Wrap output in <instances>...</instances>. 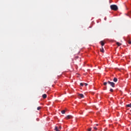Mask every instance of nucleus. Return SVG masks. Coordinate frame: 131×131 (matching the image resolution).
Instances as JSON below:
<instances>
[{
  "label": "nucleus",
  "instance_id": "39448f33",
  "mask_svg": "<svg viewBox=\"0 0 131 131\" xmlns=\"http://www.w3.org/2000/svg\"><path fill=\"white\" fill-rule=\"evenodd\" d=\"M78 97H79V98H84V96L82 94H78Z\"/></svg>",
  "mask_w": 131,
  "mask_h": 131
},
{
  "label": "nucleus",
  "instance_id": "f03ea898",
  "mask_svg": "<svg viewBox=\"0 0 131 131\" xmlns=\"http://www.w3.org/2000/svg\"><path fill=\"white\" fill-rule=\"evenodd\" d=\"M110 8H111V10H113V11H117V10H118V7L116 5H111Z\"/></svg>",
  "mask_w": 131,
  "mask_h": 131
},
{
  "label": "nucleus",
  "instance_id": "f3484780",
  "mask_svg": "<svg viewBox=\"0 0 131 131\" xmlns=\"http://www.w3.org/2000/svg\"><path fill=\"white\" fill-rule=\"evenodd\" d=\"M92 130V128H90L88 129V131H91Z\"/></svg>",
  "mask_w": 131,
  "mask_h": 131
},
{
  "label": "nucleus",
  "instance_id": "f257e3e1",
  "mask_svg": "<svg viewBox=\"0 0 131 131\" xmlns=\"http://www.w3.org/2000/svg\"><path fill=\"white\" fill-rule=\"evenodd\" d=\"M107 83L110 85L111 86L112 88H115V83L113 82H110L108 81L107 82H104L103 83V85H107Z\"/></svg>",
  "mask_w": 131,
  "mask_h": 131
},
{
  "label": "nucleus",
  "instance_id": "ddd939ff",
  "mask_svg": "<svg viewBox=\"0 0 131 131\" xmlns=\"http://www.w3.org/2000/svg\"><path fill=\"white\" fill-rule=\"evenodd\" d=\"M41 109V107L39 106L37 108V110H40Z\"/></svg>",
  "mask_w": 131,
  "mask_h": 131
},
{
  "label": "nucleus",
  "instance_id": "7ed1b4c3",
  "mask_svg": "<svg viewBox=\"0 0 131 131\" xmlns=\"http://www.w3.org/2000/svg\"><path fill=\"white\" fill-rule=\"evenodd\" d=\"M61 128H62V127H61V126H59V127L55 126V128L54 129L56 131H60V129H61Z\"/></svg>",
  "mask_w": 131,
  "mask_h": 131
},
{
  "label": "nucleus",
  "instance_id": "423d86ee",
  "mask_svg": "<svg viewBox=\"0 0 131 131\" xmlns=\"http://www.w3.org/2000/svg\"><path fill=\"white\" fill-rule=\"evenodd\" d=\"M47 94H43L42 97L43 99H47Z\"/></svg>",
  "mask_w": 131,
  "mask_h": 131
},
{
  "label": "nucleus",
  "instance_id": "1a4fd4ad",
  "mask_svg": "<svg viewBox=\"0 0 131 131\" xmlns=\"http://www.w3.org/2000/svg\"><path fill=\"white\" fill-rule=\"evenodd\" d=\"M116 45H117L118 47H120V46L121 45V43H119V42H117Z\"/></svg>",
  "mask_w": 131,
  "mask_h": 131
},
{
  "label": "nucleus",
  "instance_id": "aec40b11",
  "mask_svg": "<svg viewBox=\"0 0 131 131\" xmlns=\"http://www.w3.org/2000/svg\"><path fill=\"white\" fill-rule=\"evenodd\" d=\"M98 125H99V124H96V126H98Z\"/></svg>",
  "mask_w": 131,
  "mask_h": 131
},
{
  "label": "nucleus",
  "instance_id": "a211bd4d",
  "mask_svg": "<svg viewBox=\"0 0 131 131\" xmlns=\"http://www.w3.org/2000/svg\"><path fill=\"white\" fill-rule=\"evenodd\" d=\"M84 84H85V86H86V85H88V83H85Z\"/></svg>",
  "mask_w": 131,
  "mask_h": 131
},
{
  "label": "nucleus",
  "instance_id": "9b49d317",
  "mask_svg": "<svg viewBox=\"0 0 131 131\" xmlns=\"http://www.w3.org/2000/svg\"><path fill=\"white\" fill-rule=\"evenodd\" d=\"M126 107H128V108H131V103L129 104H127Z\"/></svg>",
  "mask_w": 131,
  "mask_h": 131
},
{
  "label": "nucleus",
  "instance_id": "dca6fc26",
  "mask_svg": "<svg viewBox=\"0 0 131 131\" xmlns=\"http://www.w3.org/2000/svg\"><path fill=\"white\" fill-rule=\"evenodd\" d=\"M80 85H81V86H82L83 85V83H80Z\"/></svg>",
  "mask_w": 131,
  "mask_h": 131
},
{
  "label": "nucleus",
  "instance_id": "6ab92c4d",
  "mask_svg": "<svg viewBox=\"0 0 131 131\" xmlns=\"http://www.w3.org/2000/svg\"><path fill=\"white\" fill-rule=\"evenodd\" d=\"M94 129H97V127H94Z\"/></svg>",
  "mask_w": 131,
  "mask_h": 131
},
{
  "label": "nucleus",
  "instance_id": "f8f14e48",
  "mask_svg": "<svg viewBox=\"0 0 131 131\" xmlns=\"http://www.w3.org/2000/svg\"><path fill=\"white\" fill-rule=\"evenodd\" d=\"M65 112H66L65 110L61 111L62 114H65Z\"/></svg>",
  "mask_w": 131,
  "mask_h": 131
},
{
  "label": "nucleus",
  "instance_id": "20e7f679",
  "mask_svg": "<svg viewBox=\"0 0 131 131\" xmlns=\"http://www.w3.org/2000/svg\"><path fill=\"white\" fill-rule=\"evenodd\" d=\"M73 117L71 115H68L66 117V119H71Z\"/></svg>",
  "mask_w": 131,
  "mask_h": 131
},
{
  "label": "nucleus",
  "instance_id": "4468645a",
  "mask_svg": "<svg viewBox=\"0 0 131 131\" xmlns=\"http://www.w3.org/2000/svg\"><path fill=\"white\" fill-rule=\"evenodd\" d=\"M110 91L111 92V93H113V89H111Z\"/></svg>",
  "mask_w": 131,
  "mask_h": 131
},
{
  "label": "nucleus",
  "instance_id": "2eb2a0df",
  "mask_svg": "<svg viewBox=\"0 0 131 131\" xmlns=\"http://www.w3.org/2000/svg\"><path fill=\"white\" fill-rule=\"evenodd\" d=\"M128 42L129 45L131 44V41L130 40H128Z\"/></svg>",
  "mask_w": 131,
  "mask_h": 131
},
{
  "label": "nucleus",
  "instance_id": "0eeeda50",
  "mask_svg": "<svg viewBox=\"0 0 131 131\" xmlns=\"http://www.w3.org/2000/svg\"><path fill=\"white\" fill-rule=\"evenodd\" d=\"M117 80H118V79H117V78H114V79H113V81L114 82H117Z\"/></svg>",
  "mask_w": 131,
  "mask_h": 131
},
{
  "label": "nucleus",
  "instance_id": "9d476101",
  "mask_svg": "<svg viewBox=\"0 0 131 131\" xmlns=\"http://www.w3.org/2000/svg\"><path fill=\"white\" fill-rule=\"evenodd\" d=\"M100 52L104 53V48H103V47H102L101 49H100Z\"/></svg>",
  "mask_w": 131,
  "mask_h": 131
},
{
  "label": "nucleus",
  "instance_id": "6e6552de",
  "mask_svg": "<svg viewBox=\"0 0 131 131\" xmlns=\"http://www.w3.org/2000/svg\"><path fill=\"white\" fill-rule=\"evenodd\" d=\"M100 43H101L102 47L104 46V45H105V43H104L103 41H101Z\"/></svg>",
  "mask_w": 131,
  "mask_h": 131
}]
</instances>
